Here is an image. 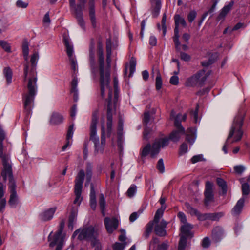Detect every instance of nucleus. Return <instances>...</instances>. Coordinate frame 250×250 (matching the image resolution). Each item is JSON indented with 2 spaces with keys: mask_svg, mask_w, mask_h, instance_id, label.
Segmentation results:
<instances>
[{
  "mask_svg": "<svg viewBox=\"0 0 250 250\" xmlns=\"http://www.w3.org/2000/svg\"><path fill=\"white\" fill-rule=\"evenodd\" d=\"M111 42L110 40L106 42V66L104 67V61L103 73L101 72L99 65L100 73V94L102 98L105 96V91L108 90V98L106 99V104L105 105V109L106 112V125L107 133L109 135L111 134L112 128L113 115L116 114V104L118 98V93L115 89L114 97L112 96V88L109 86L110 81V69L111 62Z\"/></svg>",
  "mask_w": 250,
  "mask_h": 250,
  "instance_id": "f257e3e1",
  "label": "nucleus"
},
{
  "mask_svg": "<svg viewBox=\"0 0 250 250\" xmlns=\"http://www.w3.org/2000/svg\"><path fill=\"white\" fill-rule=\"evenodd\" d=\"M39 55L38 53H34L31 57L30 62L32 68L30 72V77L26 80H28L27 91L22 95V101L24 108L27 114H29L33 106L34 101L37 92V77L36 74H34V70L36 68Z\"/></svg>",
  "mask_w": 250,
  "mask_h": 250,
  "instance_id": "f03ea898",
  "label": "nucleus"
},
{
  "mask_svg": "<svg viewBox=\"0 0 250 250\" xmlns=\"http://www.w3.org/2000/svg\"><path fill=\"white\" fill-rule=\"evenodd\" d=\"M245 115L246 111L244 110L239 111L233 119L227 138V141L231 138H233L232 143L238 142L241 140L244 133L242 128Z\"/></svg>",
  "mask_w": 250,
  "mask_h": 250,
  "instance_id": "7ed1b4c3",
  "label": "nucleus"
},
{
  "mask_svg": "<svg viewBox=\"0 0 250 250\" xmlns=\"http://www.w3.org/2000/svg\"><path fill=\"white\" fill-rule=\"evenodd\" d=\"M79 234L78 239L79 240H86L91 242V246L94 247L100 244L98 239L99 229L95 227L90 226L84 227L82 229H78L74 231L73 236Z\"/></svg>",
  "mask_w": 250,
  "mask_h": 250,
  "instance_id": "20e7f679",
  "label": "nucleus"
},
{
  "mask_svg": "<svg viewBox=\"0 0 250 250\" xmlns=\"http://www.w3.org/2000/svg\"><path fill=\"white\" fill-rule=\"evenodd\" d=\"M169 137H165L155 140L152 146L150 144H147L142 149V157H146L150 154L152 158H155L159 153L161 147L167 146L169 143Z\"/></svg>",
  "mask_w": 250,
  "mask_h": 250,
  "instance_id": "39448f33",
  "label": "nucleus"
},
{
  "mask_svg": "<svg viewBox=\"0 0 250 250\" xmlns=\"http://www.w3.org/2000/svg\"><path fill=\"white\" fill-rule=\"evenodd\" d=\"M209 75V72H206L204 69L200 70L187 79L186 82V85L189 87H202Z\"/></svg>",
  "mask_w": 250,
  "mask_h": 250,
  "instance_id": "423d86ee",
  "label": "nucleus"
},
{
  "mask_svg": "<svg viewBox=\"0 0 250 250\" xmlns=\"http://www.w3.org/2000/svg\"><path fill=\"white\" fill-rule=\"evenodd\" d=\"M1 162L3 167L1 175L3 180L5 182L8 179L9 180L8 185L16 184L13 174L12 164L10 158L1 160Z\"/></svg>",
  "mask_w": 250,
  "mask_h": 250,
  "instance_id": "0eeeda50",
  "label": "nucleus"
},
{
  "mask_svg": "<svg viewBox=\"0 0 250 250\" xmlns=\"http://www.w3.org/2000/svg\"><path fill=\"white\" fill-rule=\"evenodd\" d=\"M64 234L62 233L56 232L54 234L51 232L48 237V241L49 242V247H54L57 245L55 250H61L64 243Z\"/></svg>",
  "mask_w": 250,
  "mask_h": 250,
  "instance_id": "6e6552de",
  "label": "nucleus"
},
{
  "mask_svg": "<svg viewBox=\"0 0 250 250\" xmlns=\"http://www.w3.org/2000/svg\"><path fill=\"white\" fill-rule=\"evenodd\" d=\"M98 111L95 110L93 112L91 123L90 125V140L95 144L99 142V137L97 135V124L98 122Z\"/></svg>",
  "mask_w": 250,
  "mask_h": 250,
  "instance_id": "1a4fd4ad",
  "label": "nucleus"
},
{
  "mask_svg": "<svg viewBox=\"0 0 250 250\" xmlns=\"http://www.w3.org/2000/svg\"><path fill=\"white\" fill-rule=\"evenodd\" d=\"M204 196V204L206 207L208 206L210 203L214 202V198L212 190V184L209 181L206 182Z\"/></svg>",
  "mask_w": 250,
  "mask_h": 250,
  "instance_id": "9d476101",
  "label": "nucleus"
},
{
  "mask_svg": "<svg viewBox=\"0 0 250 250\" xmlns=\"http://www.w3.org/2000/svg\"><path fill=\"white\" fill-rule=\"evenodd\" d=\"M89 61L91 72L95 75V41L93 38H91L90 41L89 47Z\"/></svg>",
  "mask_w": 250,
  "mask_h": 250,
  "instance_id": "9b49d317",
  "label": "nucleus"
},
{
  "mask_svg": "<svg viewBox=\"0 0 250 250\" xmlns=\"http://www.w3.org/2000/svg\"><path fill=\"white\" fill-rule=\"evenodd\" d=\"M22 52H23V56L24 57V58L25 61H28V56L29 54V44L27 40H25L23 43L22 45ZM28 62H26V63L24 64V77H23V80L24 81H25L26 80L27 77L28 76Z\"/></svg>",
  "mask_w": 250,
  "mask_h": 250,
  "instance_id": "f8f14e48",
  "label": "nucleus"
},
{
  "mask_svg": "<svg viewBox=\"0 0 250 250\" xmlns=\"http://www.w3.org/2000/svg\"><path fill=\"white\" fill-rule=\"evenodd\" d=\"M159 240L158 238L153 237L149 243L150 250H167L168 244L167 241H165L161 244H159Z\"/></svg>",
  "mask_w": 250,
  "mask_h": 250,
  "instance_id": "ddd939ff",
  "label": "nucleus"
},
{
  "mask_svg": "<svg viewBox=\"0 0 250 250\" xmlns=\"http://www.w3.org/2000/svg\"><path fill=\"white\" fill-rule=\"evenodd\" d=\"M88 5L89 19L92 26L93 28H95L97 27V21L95 14V0H89Z\"/></svg>",
  "mask_w": 250,
  "mask_h": 250,
  "instance_id": "4468645a",
  "label": "nucleus"
},
{
  "mask_svg": "<svg viewBox=\"0 0 250 250\" xmlns=\"http://www.w3.org/2000/svg\"><path fill=\"white\" fill-rule=\"evenodd\" d=\"M104 223L109 233H112L117 229L118 226V221L115 218L110 219L106 217L104 219Z\"/></svg>",
  "mask_w": 250,
  "mask_h": 250,
  "instance_id": "2eb2a0df",
  "label": "nucleus"
},
{
  "mask_svg": "<svg viewBox=\"0 0 250 250\" xmlns=\"http://www.w3.org/2000/svg\"><path fill=\"white\" fill-rule=\"evenodd\" d=\"M56 210V208H51L43 210L39 215L40 220L42 222H46L51 220Z\"/></svg>",
  "mask_w": 250,
  "mask_h": 250,
  "instance_id": "dca6fc26",
  "label": "nucleus"
},
{
  "mask_svg": "<svg viewBox=\"0 0 250 250\" xmlns=\"http://www.w3.org/2000/svg\"><path fill=\"white\" fill-rule=\"evenodd\" d=\"M105 144V130L104 124L102 125L101 128V143L98 142V144H95V152L98 153L99 152L103 153L104 150Z\"/></svg>",
  "mask_w": 250,
  "mask_h": 250,
  "instance_id": "f3484780",
  "label": "nucleus"
},
{
  "mask_svg": "<svg viewBox=\"0 0 250 250\" xmlns=\"http://www.w3.org/2000/svg\"><path fill=\"white\" fill-rule=\"evenodd\" d=\"M186 134V131L184 127L176 128L173 130L169 135V139L174 143L178 142L181 137Z\"/></svg>",
  "mask_w": 250,
  "mask_h": 250,
  "instance_id": "a211bd4d",
  "label": "nucleus"
},
{
  "mask_svg": "<svg viewBox=\"0 0 250 250\" xmlns=\"http://www.w3.org/2000/svg\"><path fill=\"white\" fill-rule=\"evenodd\" d=\"M16 184L8 185L10 193V199L8 201L9 204L13 207L18 203V198L16 191Z\"/></svg>",
  "mask_w": 250,
  "mask_h": 250,
  "instance_id": "6ab92c4d",
  "label": "nucleus"
},
{
  "mask_svg": "<svg viewBox=\"0 0 250 250\" xmlns=\"http://www.w3.org/2000/svg\"><path fill=\"white\" fill-rule=\"evenodd\" d=\"M167 223L164 220H162L160 223L156 224L154 227V231L156 235L163 237L167 235V231L165 229Z\"/></svg>",
  "mask_w": 250,
  "mask_h": 250,
  "instance_id": "aec40b11",
  "label": "nucleus"
},
{
  "mask_svg": "<svg viewBox=\"0 0 250 250\" xmlns=\"http://www.w3.org/2000/svg\"><path fill=\"white\" fill-rule=\"evenodd\" d=\"M98 62L100 66L101 72L103 73V64H104V49L103 41L101 38L98 39Z\"/></svg>",
  "mask_w": 250,
  "mask_h": 250,
  "instance_id": "412c9836",
  "label": "nucleus"
},
{
  "mask_svg": "<svg viewBox=\"0 0 250 250\" xmlns=\"http://www.w3.org/2000/svg\"><path fill=\"white\" fill-rule=\"evenodd\" d=\"M192 229L193 226L191 224L189 223L184 224L181 227V233L180 234V236H184V237L187 238L192 237L193 235V233L191 232V230Z\"/></svg>",
  "mask_w": 250,
  "mask_h": 250,
  "instance_id": "4be33fe9",
  "label": "nucleus"
},
{
  "mask_svg": "<svg viewBox=\"0 0 250 250\" xmlns=\"http://www.w3.org/2000/svg\"><path fill=\"white\" fill-rule=\"evenodd\" d=\"M224 234L223 229L219 226L215 227L212 231V238L216 242L220 241Z\"/></svg>",
  "mask_w": 250,
  "mask_h": 250,
  "instance_id": "5701e85b",
  "label": "nucleus"
},
{
  "mask_svg": "<svg viewBox=\"0 0 250 250\" xmlns=\"http://www.w3.org/2000/svg\"><path fill=\"white\" fill-rule=\"evenodd\" d=\"M84 176V171L83 169L80 170L76 177L74 188H82Z\"/></svg>",
  "mask_w": 250,
  "mask_h": 250,
  "instance_id": "b1692460",
  "label": "nucleus"
},
{
  "mask_svg": "<svg viewBox=\"0 0 250 250\" xmlns=\"http://www.w3.org/2000/svg\"><path fill=\"white\" fill-rule=\"evenodd\" d=\"M78 214V208L73 207L71 209L68 219V228L73 229V225L76 223Z\"/></svg>",
  "mask_w": 250,
  "mask_h": 250,
  "instance_id": "393cba45",
  "label": "nucleus"
},
{
  "mask_svg": "<svg viewBox=\"0 0 250 250\" xmlns=\"http://www.w3.org/2000/svg\"><path fill=\"white\" fill-rule=\"evenodd\" d=\"M234 4L233 1H230L228 5H225L221 10L217 20L220 21L225 18L227 14L230 11Z\"/></svg>",
  "mask_w": 250,
  "mask_h": 250,
  "instance_id": "a878e982",
  "label": "nucleus"
},
{
  "mask_svg": "<svg viewBox=\"0 0 250 250\" xmlns=\"http://www.w3.org/2000/svg\"><path fill=\"white\" fill-rule=\"evenodd\" d=\"M196 130L195 128H189L187 130L186 141L190 144L192 145L196 138Z\"/></svg>",
  "mask_w": 250,
  "mask_h": 250,
  "instance_id": "bb28decb",
  "label": "nucleus"
},
{
  "mask_svg": "<svg viewBox=\"0 0 250 250\" xmlns=\"http://www.w3.org/2000/svg\"><path fill=\"white\" fill-rule=\"evenodd\" d=\"M244 202L245 200L243 198L240 199L238 201L232 210V214L233 215H238L241 213L244 205Z\"/></svg>",
  "mask_w": 250,
  "mask_h": 250,
  "instance_id": "cd10ccee",
  "label": "nucleus"
},
{
  "mask_svg": "<svg viewBox=\"0 0 250 250\" xmlns=\"http://www.w3.org/2000/svg\"><path fill=\"white\" fill-rule=\"evenodd\" d=\"M63 120V116L58 113H53L51 117L50 122L51 124L56 125L61 124Z\"/></svg>",
  "mask_w": 250,
  "mask_h": 250,
  "instance_id": "c85d7f7f",
  "label": "nucleus"
},
{
  "mask_svg": "<svg viewBox=\"0 0 250 250\" xmlns=\"http://www.w3.org/2000/svg\"><path fill=\"white\" fill-rule=\"evenodd\" d=\"M86 183L85 186H87L90 183L92 175V165L90 163H87L86 165Z\"/></svg>",
  "mask_w": 250,
  "mask_h": 250,
  "instance_id": "c756f323",
  "label": "nucleus"
},
{
  "mask_svg": "<svg viewBox=\"0 0 250 250\" xmlns=\"http://www.w3.org/2000/svg\"><path fill=\"white\" fill-rule=\"evenodd\" d=\"M82 192V188H74V193L75 195V199L73 202L74 204H77L78 206L80 205L83 197L81 196Z\"/></svg>",
  "mask_w": 250,
  "mask_h": 250,
  "instance_id": "7c9ffc66",
  "label": "nucleus"
},
{
  "mask_svg": "<svg viewBox=\"0 0 250 250\" xmlns=\"http://www.w3.org/2000/svg\"><path fill=\"white\" fill-rule=\"evenodd\" d=\"M63 42L66 48V53L69 58L73 57V47L72 45L70 44L68 39L66 37H64Z\"/></svg>",
  "mask_w": 250,
  "mask_h": 250,
  "instance_id": "2f4dec72",
  "label": "nucleus"
},
{
  "mask_svg": "<svg viewBox=\"0 0 250 250\" xmlns=\"http://www.w3.org/2000/svg\"><path fill=\"white\" fill-rule=\"evenodd\" d=\"M73 127H74V125L72 124L71 125L69 126L67 133V142L66 143L65 145H64L63 147H62V150L63 151L65 150L67 147L69 146V139H71L72 138L73 134Z\"/></svg>",
  "mask_w": 250,
  "mask_h": 250,
  "instance_id": "473e14b6",
  "label": "nucleus"
},
{
  "mask_svg": "<svg viewBox=\"0 0 250 250\" xmlns=\"http://www.w3.org/2000/svg\"><path fill=\"white\" fill-rule=\"evenodd\" d=\"M165 209V207L164 206L161 207L160 208L157 209L155 213L153 220L151 222H153V224H157L159 223L160 219L162 217Z\"/></svg>",
  "mask_w": 250,
  "mask_h": 250,
  "instance_id": "72a5a7b5",
  "label": "nucleus"
},
{
  "mask_svg": "<svg viewBox=\"0 0 250 250\" xmlns=\"http://www.w3.org/2000/svg\"><path fill=\"white\" fill-rule=\"evenodd\" d=\"M3 74L6 79L7 84L11 83L13 75L11 69L9 67H5L3 69Z\"/></svg>",
  "mask_w": 250,
  "mask_h": 250,
  "instance_id": "f704fd0d",
  "label": "nucleus"
},
{
  "mask_svg": "<svg viewBox=\"0 0 250 250\" xmlns=\"http://www.w3.org/2000/svg\"><path fill=\"white\" fill-rule=\"evenodd\" d=\"M174 19L175 21V27H177L178 28L179 24H181L184 27H186L187 26L185 20L184 18L181 17L179 15H175Z\"/></svg>",
  "mask_w": 250,
  "mask_h": 250,
  "instance_id": "c9c22d12",
  "label": "nucleus"
},
{
  "mask_svg": "<svg viewBox=\"0 0 250 250\" xmlns=\"http://www.w3.org/2000/svg\"><path fill=\"white\" fill-rule=\"evenodd\" d=\"M153 222H149L146 226L145 231L144 233V236L146 239H147L152 232L153 227Z\"/></svg>",
  "mask_w": 250,
  "mask_h": 250,
  "instance_id": "e433bc0d",
  "label": "nucleus"
},
{
  "mask_svg": "<svg viewBox=\"0 0 250 250\" xmlns=\"http://www.w3.org/2000/svg\"><path fill=\"white\" fill-rule=\"evenodd\" d=\"M217 183L222 190V193L226 194L227 192V186L226 182L222 178H218L217 179Z\"/></svg>",
  "mask_w": 250,
  "mask_h": 250,
  "instance_id": "4c0bfd02",
  "label": "nucleus"
},
{
  "mask_svg": "<svg viewBox=\"0 0 250 250\" xmlns=\"http://www.w3.org/2000/svg\"><path fill=\"white\" fill-rule=\"evenodd\" d=\"M136 65V61L135 59L132 57L129 61V74L128 77L130 78L133 76L134 72L135 71Z\"/></svg>",
  "mask_w": 250,
  "mask_h": 250,
  "instance_id": "58836bf2",
  "label": "nucleus"
},
{
  "mask_svg": "<svg viewBox=\"0 0 250 250\" xmlns=\"http://www.w3.org/2000/svg\"><path fill=\"white\" fill-rule=\"evenodd\" d=\"M155 71L156 72V83H155L156 89L157 90H159L162 87V78H161V74L160 73L158 69H156Z\"/></svg>",
  "mask_w": 250,
  "mask_h": 250,
  "instance_id": "ea45409f",
  "label": "nucleus"
},
{
  "mask_svg": "<svg viewBox=\"0 0 250 250\" xmlns=\"http://www.w3.org/2000/svg\"><path fill=\"white\" fill-rule=\"evenodd\" d=\"M224 214L222 212L217 213H208V220L211 221H216L219 220L220 218L223 216Z\"/></svg>",
  "mask_w": 250,
  "mask_h": 250,
  "instance_id": "a19ab883",
  "label": "nucleus"
},
{
  "mask_svg": "<svg viewBox=\"0 0 250 250\" xmlns=\"http://www.w3.org/2000/svg\"><path fill=\"white\" fill-rule=\"evenodd\" d=\"M180 238L178 244V250H184L187 244V237L180 236Z\"/></svg>",
  "mask_w": 250,
  "mask_h": 250,
  "instance_id": "79ce46f5",
  "label": "nucleus"
},
{
  "mask_svg": "<svg viewBox=\"0 0 250 250\" xmlns=\"http://www.w3.org/2000/svg\"><path fill=\"white\" fill-rule=\"evenodd\" d=\"M161 5H151L150 10L153 18H156L160 13Z\"/></svg>",
  "mask_w": 250,
  "mask_h": 250,
  "instance_id": "37998d69",
  "label": "nucleus"
},
{
  "mask_svg": "<svg viewBox=\"0 0 250 250\" xmlns=\"http://www.w3.org/2000/svg\"><path fill=\"white\" fill-rule=\"evenodd\" d=\"M99 206L101 209L102 213L104 214V211L105 208V202L103 194H101L100 195Z\"/></svg>",
  "mask_w": 250,
  "mask_h": 250,
  "instance_id": "c03bdc74",
  "label": "nucleus"
},
{
  "mask_svg": "<svg viewBox=\"0 0 250 250\" xmlns=\"http://www.w3.org/2000/svg\"><path fill=\"white\" fill-rule=\"evenodd\" d=\"M137 187L135 185H132L127 190L126 194L129 198L132 197L136 192Z\"/></svg>",
  "mask_w": 250,
  "mask_h": 250,
  "instance_id": "a18cd8bd",
  "label": "nucleus"
},
{
  "mask_svg": "<svg viewBox=\"0 0 250 250\" xmlns=\"http://www.w3.org/2000/svg\"><path fill=\"white\" fill-rule=\"evenodd\" d=\"M0 45L6 52H11V46L6 41L0 40Z\"/></svg>",
  "mask_w": 250,
  "mask_h": 250,
  "instance_id": "49530a36",
  "label": "nucleus"
},
{
  "mask_svg": "<svg viewBox=\"0 0 250 250\" xmlns=\"http://www.w3.org/2000/svg\"><path fill=\"white\" fill-rule=\"evenodd\" d=\"M216 6V5L213 4L209 9L202 15V20H203L208 15H210V16L212 17L213 15V12L215 9Z\"/></svg>",
  "mask_w": 250,
  "mask_h": 250,
  "instance_id": "de8ad7c7",
  "label": "nucleus"
},
{
  "mask_svg": "<svg viewBox=\"0 0 250 250\" xmlns=\"http://www.w3.org/2000/svg\"><path fill=\"white\" fill-rule=\"evenodd\" d=\"M157 169L161 172L163 173L165 172V166L163 162V160L162 158H161L158 161L157 166Z\"/></svg>",
  "mask_w": 250,
  "mask_h": 250,
  "instance_id": "09e8293b",
  "label": "nucleus"
},
{
  "mask_svg": "<svg viewBox=\"0 0 250 250\" xmlns=\"http://www.w3.org/2000/svg\"><path fill=\"white\" fill-rule=\"evenodd\" d=\"M242 191L243 195H248L250 193V186L247 183L242 184Z\"/></svg>",
  "mask_w": 250,
  "mask_h": 250,
  "instance_id": "8fccbe9b",
  "label": "nucleus"
},
{
  "mask_svg": "<svg viewBox=\"0 0 250 250\" xmlns=\"http://www.w3.org/2000/svg\"><path fill=\"white\" fill-rule=\"evenodd\" d=\"M182 115L180 114H178L174 119V125L176 128L183 127L181 125V118Z\"/></svg>",
  "mask_w": 250,
  "mask_h": 250,
  "instance_id": "3c124183",
  "label": "nucleus"
},
{
  "mask_svg": "<svg viewBox=\"0 0 250 250\" xmlns=\"http://www.w3.org/2000/svg\"><path fill=\"white\" fill-rule=\"evenodd\" d=\"M126 245V243H115L113 246V250H124Z\"/></svg>",
  "mask_w": 250,
  "mask_h": 250,
  "instance_id": "603ef678",
  "label": "nucleus"
},
{
  "mask_svg": "<svg viewBox=\"0 0 250 250\" xmlns=\"http://www.w3.org/2000/svg\"><path fill=\"white\" fill-rule=\"evenodd\" d=\"M186 206L187 208L189 209L191 214L195 215L198 217L200 212L197 209L191 207L189 204L186 203Z\"/></svg>",
  "mask_w": 250,
  "mask_h": 250,
  "instance_id": "864d4df0",
  "label": "nucleus"
},
{
  "mask_svg": "<svg viewBox=\"0 0 250 250\" xmlns=\"http://www.w3.org/2000/svg\"><path fill=\"white\" fill-rule=\"evenodd\" d=\"M0 158L1 160L10 158L8 155L3 153V142H0Z\"/></svg>",
  "mask_w": 250,
  "mask_h": 250,
  "instance_id": "5fc2aeb1",
  "label": "nucleus"
},
{
  "mask_svg": "<svg viewBox=\"0 0 250 250\" xmlns=\"http://www.w3.org/2000/svg\"><path fill=\"white\" fill-rule=\"evenodd\" d=\"M204 160H205V159H204L202 154L195 155L191 159V161L193 164H195L198 162Z\"/></svg>",
  "mask_w": 250,
  "mask_h": 250,
  "instance_id": "6e6d98bb",
  "label": "nucleus"
},
{
  "mask_svg": "<svg viewBox=\"0 0 250 250\" xmlns=\"http://www.w3.org/2000/svg\"><path fill=\"white\" fill-rule=\"evenodd\" d=\"M78 84V81L77 78H74L71 82V92H76L78 91L77 87Z\"/></svg>",
  "mask_w": 250,
  "mask_h": 250,
  "instance_id": "4d7b16f0",
  "label": "nucleus"
},
{
  "mask_svg": "<svg viewBox=\"0 0 250 250\" xmlns=\"http://www.w3.org/2000/svg\"><path fill=\"white\" fill-rule=\"evenodd\" d=\"M197 13L195 11H190L188 15V19L189 22L191 23L195 19Z\"/></svg>",
  "mask_w": 250,
  "mask_h": 250,
  "instance_id": "13d9d810",
  "label": "nucleus"
},
{
  "mask_svg": "<svg viewBox=\"0 0 250 250\" xmlns=\"http://www.w3.org/2000/svg\"><path fill=\"white\" fill-rule=\"evenodd\" d=\"M188 145L186 143H183L181 145L179 148V153L182 155L185 154L188 151Z\"/></svg>",
  "mask_w": 250,
  "mask_h": 250,
  "instance_id": "bf43d9fd",
  "label": "nucleus"
},
{
  "mask_svg": "<svg viewBox=\"0 0 250 250\" xmlns=\"http://www.w3.org/2000/svg\"><path fill=\"white\" fill-rule=\"evenodd\" d=\"M245 167L242 165L235 166L234 167L235 172L238 174H241L245 170Z\"/></svg>",
  "mask_w": 250,
  "mask_h": 250,
  "instance_id": "052dcab7",
  "label": "nucleus"
},
{
  "mask_svg": "<svg viewBox=\"0 0 250 250\" xmlns=\"http://www.w3.org/2000/svg\"><path fill=\"white\" fill-rule=\"evenodd\" d=\"M16 4L18 7L21 8H25L28 5V3L27 2H24L21 0H17Z\"/></svg>",
  "mask_w": 250,
  "mask_h": 250,
  "instance_id": "680f3d73",
  "label": "nucleus"
},
{
  "mask_svg": "<svg viewBox=\"0 0 250 250\" xmlns=\"http://www.w3.org/2000/svg\"><path fill=\"white\" fill-rule=\"evenodd\" d=\"M210 245V240L208 237H206L202 240V246L204 248H207Z\"/></svg>",
  "mask_w": 250,
  "mask_h": 250,
  "instance_id": "e2e57ef3",
  "label": "nucleus"
},
{
  "mask_svg": "<svg viewBox=\"0 0 250 250\" xmlns=\"http://www.w3.org/2000/svg\"><path fill=\"white\" fill-rule=\"evenodd\" d=\"M180 57L182 60L187 62L190 61L191 59V57L189 55L183 52H180Z\"/></svg>",
  "mask_w": 250,
  "mask_h": 250,
  "instance_id": "0e129e2a",
  "label": "nucleus"
},
{
  "mask_svg": "<svg viewBox=\"0 0 250 250\" xmlns=\"http://www.w3.org/2000/svg\"><path fill=\"white\" fill-rule=\"evenodd\" d=\"M178 217L180 221L184 224H187V218L185 214L182 212H179L178 213Z\"/></svg>",
  "mask_w": 250,
  "mask_h": 250,
  "instance_id": "69168bd1",
  "label": "nucleus"
},
{
  "mask_svg": "<svg viewBox=\"0 0 250 250\" xmlns=\"http://www.w3.org/2000/svg\"><path fill=\"white\" fill-rule=\"evenodd\" d=\"M170 83L174 85H177L179 83V78L177 76H173L170 79Z\"/></svg>",
  "mask_w": 250,
  "mask_h": 250,
  "instance_id": "338daca9",
  "label": "nucleus"
},
{
  "mask_svg": "<svg viewBox=\"0 0 250 250\" xmlns=\"http://www.w3.org/2000/svg\"><path fill=\"white\" fill-rule=\"evenodd\" d=\"M150 121V114L148 111H146L144 114L143 121L146 125Z\"/></svg>",
  "mask_w": 250,
  "mask_h": 250,
  "instance_id": "774afa93",
  "label": "nucleus"
}]
</instances>
